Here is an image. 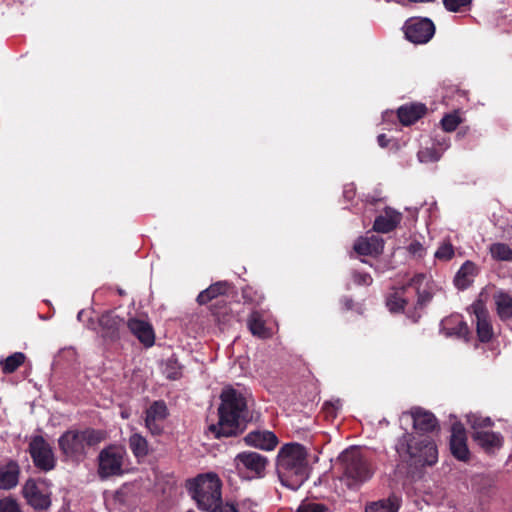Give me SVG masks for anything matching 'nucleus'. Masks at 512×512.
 I'll return each mask as SVG.
<instances>
[{"mask_svg": "<svg viewBox=\"0 0 512 512\" xmlns=\"http://www.w3.org/2000/svg\"><path fill=\"white\" fill-rule=\"evenodd\" d=\"M220 398L219 421L209 425L208 430L215 438L234 436L245 418L247 408L245 397L233 388H225Z\"/></svg>", "mask_w": 512, "mask_h": 512, "instance_id": "nucleus-1", "label": "nucleus"}, {"mask_svg": "<svg viewBox=\"0 0 512 512\" xmlns=\"http://www.w3.org/2000/svg\"><path fill=\"white\" fill-rule=\"evenodd\" d=\"M276 470L282 485L297 490L308 478L307 452L298 443L284 445L278 452Z\"/></svg>", "mask_w": 512, "mask_h": 512, "instance_id": "nucleus-2", "label": "nucleus"}, {"mask_svg": "<svg viewBox=\"0 0 512 512\" xmlns=\"http://www.w3.org/2000/svg\"><path fill=\"white\" fill-rule=\"evenodd\" d=\"M106 439V433L102 430H68L58 439L59 448L62 453L74 460H83L87 449L97 446Z\"/></svg>", "mask_w": 512, "mask_h": 512, "instance_id": "nucleus-3", "label": "nucleus"}, {"mask_svg": "<svg viewBox=\"0 0 512 512\" xmlns=\"http://www.w3.org/2000/svg\"><path fill=\"white\" fill-rule=\"evenodd\" d=\"M396 450L401 457L415 459L423 465H433L437 461L436 445L428 437L417 438L413 434L405 433L399 438Z\"/></svg>", "mask_w": 512, "mask_h": 512, "instance_id": "nucleus-4", "label": "nucleus"}, {"mask_svg": "<svg viewBox=\"0 0 512 512\" xmlns=\"http://www.w3.org/2000/svg\"><path fill=\"white\" fill-rule=\"evenodd\" d=\"M190 490L200 509L216 512L221 503V481L217 474L199 475L194 479Z\"/></svg>", "mask_w": 512, "mask_h": 512, "instance_id": "nucleus-5", "label": "nucleus"}, {"mask_svg": "<svg viewBox=\"0 0 512 512\" xmlns=\"http://www.w3.org/2000/svg\"><path fill=\"white\" fill-rule=\"evenodd\" d=\"M343 480L350 488L367 481L372 473L360 449L351 447L340 455Z\"/></svg>", "mask_w": 512, "mask_h": 512, "instance_id": "nucleus-6", "label": "nucleus"}, {"mask_svg": "<svg viewBox=\"0 0 512 512\" xmlns=\"http://www.w3.org/2000/svg\"><path fill=\"white\" fill-rule=\"evenodd\" d=\"M267 464L268 459L257 452H241L234 458L237 472L247 479L263 477Z\"/></svg>", "mask_w": 512, "mask_h": 512, "instance_id": "nucleus-7", "label": "nucleus"}, {"mask_svg": "<svg viewBox=\"0 0 512 512\" xmlns=\"http://www.w3.org/2000/svg\"><path fill=\"white\" fill-rule=\"evenodd\" d=\"M125 450L122 447L111 445L104 448L98 456V475L102 479L121 475Z\"/></svg>", "mask_w": 512, "mask_h": 512, "instance_id": "nucleus-8", "label": "nucleus"}, {"mask_svg": "<svg viewBox=\"0 0 512 512\" xmlns=\"http://www.w3.org/2000/svg\"><path fill=\"white\" fill-rule=\"evenodd\" d=\"M435 33V26L430 19L415 18L405 25L406 38L415 44L427 43Z\"/></svg>", "mask_w": 512, "mask_h": 512, "instance_id": "nucleus-9", "label": "nucleus"}, {"mask_svg": "<svg viewBox=\"0 0 512 512\" xmlns=\"http://www.w3.org/2000/svg\"><path fill=\"white\" fill-rule=\"evenodd\" d=\"M29 451L34 464L42 470H50L55 465V459L49 444L41 437L32 439L29 445Z\"/></svg>", "mask_w": 512, "mask_h": 512, "instance_id": "nucleus-10", "label": "nucleus"}, {"mask_svg": "<svg viewBox=\"0 0 512 512\" xmlns=\"http://www.w3.org/2000/svg\"><path fill=\"white\" fill-rule=\"evenodd\" d=\"M405 418H411L414 429L420 432H430L437 427L435 416L420 407H414L408 412H403L401 419Z\"/></svg>", "mask_w": 512, "mask_h": 512, "instance_id": "nucleus-11", "label": "nucleus"}, {"mask_svg": "<svg viewBox=\"0 0 512 512\" xmlns=\"http://www.w3.org/2000/svg\"><path fill=\"white\" fill-rule=\"evenodd\" d=\"M450 449L453 456L458 460H468L470 453L467 447L466 431L461 423H455L452 426Z\"/></svg>", "mask_w": 512, "mask_h": 512, "instance_id": "nucleus-12", "label": "nucleus"}, {"mask_svg": "<svg viewBox=\"0 0 512 512\" xmlns=\"http://www.w3.org/2000/svg\"><path fill=\"white\" fill-rule=\"evenodd\" d=\"M472 313L476 318L477 334L482 342L489 341L492 337V327L488 319V311L482 301H476L471 305Z\"/></svg>", "mask_w": 512, "mask_h": 512, "instance_id": "nucleus-13", "label": "nucleus"}, {"mask_svg": "<svg viewBox=\"0 0 512 512\" xmlns=\"http://www.w3.org/2000/svg\"><path fill=\"white\" fill-rule=\"evenodd\" d=\"M244 440L246 444L249 446H253L255 448L267 451L273 450L278 444V439L276 435L271 431L267 430H256L249 432L245 436Z\"/></svg>", "mask_w": 512, "mask_h": 512, "instance_id": "nucleus-14", "label": "nucleus"}, {"mask_svg": "<svg viewBox=\"0 0 512 512\" xmlns=\"http://www.w3.org/2000/svg\"><path fill=\"white\" fill-rule=\"evenodd\" d=\"M23 495L35 509H45L50 505L48 495L43 493L34 480H28L23 487Z\"/></svg>", "mask_w": 512, "mask_h": 512, "instance_id": "nucleus-15", "label": "nucleus"}, {"mask_svg": "<svg viewBox=\"0 0 512 512\" xmlns=\"http://www.w3.org/2000/svg\"><path fill=\"white\" fill-rule=\"evenodd\" d=\"M167 416V407L164 402H154L146 411L145 425L152 434H159L161 426L159 422Z\"/></svg>", "mask_w": 512, "mask_h": 512, "instance_id": "nucleus-16", "label": "nucleus"}, {"mask_svg": "<svg viewBox=\"0 0 512 512\" xmlns=\"http://www.w3.org/2000/svg\"><path fill=\"white\" fill-rule=\"evenodd\" d=\"M472 438L488 453L494 452L503 444V437L501 434L492 431L477 430L476 432H473Z\"/></svg>", "mask_w": 512, "mask_h": 512, "instance_id": "nucleus-17", "label": "nucleus"}, {"mask_svg": "<svg viewBox=\"0 0 512 512\" xmlns=\"http://www.w3.org/2000/svg\"><path fill=\"white\" fill-rule=\"evenodd\" d=\"M383 248V239L375 235L361 237L354 244V250L360 255H379Z\"/></svg>", "mask_w": 512, "mask_h": 512, "instance_id": "nucleus-18", "label": "nucleus"}, {"mask_svg": "<svg viewBox=\"0 0 512 512\" xmlns=\"http://www.w3.org/2000/svg\"><path fill=\"white\" fill-rule=\"evenodd\" d=\"M131 333L145 346H152L154 343L153 329L149 323L139 319H130L127 323Z\"/></svg>", "mask_w": 512, "mask_h": 512, "instance_id": "nucleus-19", "label": "nucleus"}, {"mask_svg": "<svg viewBox=\"0 0 512 512\" xmlns=\"http://www.w3.org/2000/svg\"><path fill=\"white\" fill-rule=\"evenodd\" d=\"M19 474V465L14 461L0 466V489L9 490L14 488L18 484Z\"/></svg>", "mask_w": 512, "mask_h": 512, "instance_id": "nucleus-20", "label": "nucleus"}, {"mask_svg": "<svg viewBox=\"0 0 512 512\" xmlns=\"http://www.w3.org/2000/svg\"><path fill=\"white\" fill-rule=\"evenodd\" d=\"M401 214L391 208H387L384 214L378 216L373 228L377 232L388 233L393 230L400 222Z\"/></svg>", "mask_w": 512, "mask_h": 512, "instance_id": "nucleus-21", "label": "nucleus"}, {"mask_svg": "<svg viewBox=\"0 0 512 512\" xmlns=\"http://www.w3.org/2000/svg\"><path fill=\"white\" fill-rule=\"evenodd\" d=\"M426 112L423 104H410L398 109V118L403 125H410L420 119Z\"/></svg>", "mask_w": 512, "mask_h": 512, "instance_id": "nucleus-22", "label": "nucleus"}, {"mask_svg": "<svg viewBox=\"0 0 512 512\" xmlns=\"http://www.w3.org/2000/svg\"><path fill=\"white\" fill-rule=\"evenodd\" d=\"M103 337L115 338L123 320L113 313H105L99 319Z\"/></svg>", "mask_w": 512, "mask_h": 512, "instance_id": "nucleus-23", "label": "nucleus"}, {"mask_svg": "<svg viewBox=\"0 0 512 512\" xmlns=\"http://www.w3.org/2000/svg\"><path fill=\"white\" fill-rule=\"evenodd\" d=\"M475 273V265L470 261L465 262L454 278L455 285L459 289L467 288L472 283Z\"/></svg>", "mask_w": 512, "mask_h": 512, "instance_id": "nucleus-24", "label": "nucleus"}, {"mask_svg": "<svg viewBox=\"0 0 512 512\" xmlns=\"http://www.w3.org/2000/svg\"><path fill=\"white\" fill-rule=\"evenodd\" d=\"M400 500L396 496L371 502L366 505L365 512H398Z\"/></svg>", "mask_w": 512, "mask_h": 512, "instance_id": "nucleus-25", "label": "nucleus"}, {"mask_svg": "<svg viewBox=\"0 0 512 512\" xmlns=\"http://www.w3.org/2000/svg\"><path fill=\"white\" fill-rule=\"evenodd\" d=\"M496 309L502 320L512 318V296L505 292H499L494 296Z\"/></svg>", "mask_w": 512, "mask_h": 512, "instance_id": "nucleus-26", "label": "nucleus"}, {"mask_svg": "<svg viewBox=\"0 0 512 512\" xmlns=\"http://www.w3.org/2000/svg\"><path fill=\"white\" fill-rule=\"evenodd\" d=\"M227 290L226 282H217L215 284L210 285L206 290L202 291L198 297L197 301L199 304L203 305L216 298L219 295H222Z\"/></svg>", "mask_w": 512, "mask_h": 512, "instance_id": "nucleus-27", "label": "nucleus"}, {"mask_svg": "<svg viewBox=\"0 0 512 512\" xmlns=\"http://www.w3.org/2000/svg\"><path fill=\"white\" fill-rule=\"evenodd\" d=\"M248 327L251 333L260 338L269 336V332L265 327L264 320L258 312H252L248 318Z\"/></svg>", "mask_w": 512, "mask_h": 512, "instance_id": "nucleus-28", "label": "nucleus"}, {"mask_svg": "<svg viewBox=\"0 0 512 512\" xmlns=\"http://www.w3.org/2000/svg\"><path fill=\"white\" fill-rule=\"evenodd\" d=\"M489 251L492 258L497 261H512V249L505 243H494Z\"/></svg>", "mask_w": 512, "mask_h": 512, "instance_id": "nucleus-29", "label": "nucleus"}, {"mask_svg": "<svg viewBox=\"0 0 512 512\" xmlns=\"http://www.w3.org/2000/svg\"><path fill=\"white\" fill-rule=\"evenodd\" d=\"M24 360L25 355L21 352H16L1 362L2 371L7 374L13 373L24 363Z\"/></svg>", "mask_w": 512, "mask_h": 512, "instance_id": "nucleus-30", "label": "nucleus"}, {"mask_svg": "<svg viewBox=\"0 0 512 512\" xmlns=\"http://www.w3.org/2000/svg\"><path fill=\"white\" fill-rule=\"evenodd\" d=\"M129 445L135 456H145L148 453L147 441L140 434H133L129 439Z\"/></svg>", "mask_w": 512, "mask_h": 512, "instance_id": "nucleus-31", "label": "nucleus"}, {"mask_svg": "<svg viewBox=\"0 0 512 512\" xmlns=\"http://www.w3.org/2000/svg\"><path fill=\"white\" fill-rule=\"evenodd\" d=\"M467 421L474 432L477 430H484V428L491 427L493 425V421L489 417H482L477 414L468 415Z\"/></svg>", "mask_w": 512, "mask_h": 512, "instance_id": "nucleus-32", "label": "nucleus"}, {"mask_svg": "<svg viewBox=\"0 0 512 512\" xmlns=\"http://www.w3.org/2000/svg\"><path fill=\"white\" fill-rule=\"evenodd\" d=\"M455 252L453 245L448 242L444 241L436 250L434 256L436 259L440 261H449L453 258Z\"/></svg>", "mask_w": 512, "mask_h": 512, "instance_id": "nucleus-33", "label": "nucleus"}, {"mask_svg": "<svg viewBox=\"0 0 512 512\" xmlns=\"http://www.w3.org/2000/svg\"><path fill=\"white\" fill-rule=\"evenodd\" d=\"M472 0H443L444 7L450 12H461L468 9Z\"/></svg>", "mask_w": 512, "mask_h": 512, "instance_id": "nucleus-34", "label": "nucleus"}, {"mask_svg": "<svg viewBox=\"0 0 512 512\" xmlns=\"http://www.w3.org/2000/svg\"><path fill=\"white\" fill-rule=\"evenodd\" d=\"M460 123V118L456 114L446 115L442 121V127L446 132L454 131Z\"/></svg>", "mask_w": 512, "mask_h": 512, "instance_id": "nucleus-35", "label": "nucleus"}, {"mask_svg": "<svg viewBox=\"0 0 512 512\" xmlns=\"http://www.w3.org/2000/svg\"><path fill=\"white\" fill-rule=\"evenodd\" d=\"M0 512H21L15 499L6 497L0 500Z\"/></svg>", "mask_w": 512, "mask_h": 512, "instance_id": "nucleus-36", "label": "nucleus"}, {"mask_svg": "<svg viewBox=\"0 0 512 512\" xmlns=\"http://www.w3.org/2000/svg\"><path fill=\"white\" fill-rule=\"evenodd\" d=\"M297 512H325V507L319 503H303L299 506Z\"/></svg>", "mask_w": 512, "mask_h": 512, "instance_id": "nucleus-37", "label": "nucleus"}, {"mask_svg": "<svg viewBox=\"0 0 512 512\" xmlns=\"http://www.w3.org/2000/svg\"><path fill=\"white\" fill-rule=\"evenodd\" d=\"M407 249L411 255H413L414 257H417V258H422L426 252L423 245L418 241H414V242L410 243Z\"/></svg>", "mask_w": 512, "mask_h": 512, "instance_id": "nucleus-38", "label": "nucleus"}, {"mask_svg": "<svg viewBox=\"0 0 512 512\" xmlns=\"http://www.w3.org/2000/svg\"><path fill=\"white\" fill-rule=\"evenodd\" d=\"M406 301L400 297L394 296L387 302L389 309L393 312H398L404 309Z\"/></svg>", "mask_w": 512, "mask_h": 512, "instance_id": "nucleus-39", "label": "nucleus"}, {"mask_svg": "<svg viewBox=\"0 0 512 512\" xmlns=\"http://www.w3.org/2000/svg\"><path fill=\"white\" fill-rule=\"evenodd\" d=\"M353 278L358 285H370L372 283V277L367 273L355 272Z\"/></svg>", "mask_w": 512, "mask_h": 512, "instance_id": "nucleus-40", "label": "nucleus"}, {"mask_svg": "<svg viewBox=\"0 0 512 512\" xmlns=\"http://www.w3.org/2000/svg\"><path fill=\"white\" fill-rule=\"evenodd\" d=\"M418 158L421 162L437 161L439 156L434 152L426 149L418 153Z\"/></svg>", "mask_w": 512, "mask_h": 512, "instance_id": "nucleus-41", "label": "nucleus"}, {"mask_svg": "<svg viewBox=\"0 0 512 512\" xmlns=\"http://www.w3.org/2000/svg\"><path fill=\"white\" fill-rule=\"evenodd\" d=\"M449 335H457L458 337H466L468 334V326L463 321H458L457 327L454 333H448Z\"/></svg>", "mask_w": 512, "mask_h": 512, "instance_id": "nucleus-42", "label": "nucleus"}, {"mask_svg": "<svg viewBox=\"0 0 512 512\" xmlns=\"http://www.w3.org/2000/svg\"><path fill=\"white\" fill-rule=\"evenodd\" d=\"M425 279L426 276L424 274H417L411 279L409 285L415 287L416 292H418L420 291V287L422 283L425 281Z\"/></svg>", "mask_w": 512, "mask_h": 512, "instance_id": "nucleus-43", "label": "nucleus"}, {"mask_svg": "<svg viewBox=\"0 0 512 512\" xmlns=\"http://www.w3.org/2000/svg\"><path fill=\"white\" fill-rule=\"evenodd\" d=\"M255 506L256 503L254 501H252L251 499H245L241 502L240 509L242 512L252 511Z\"/></svg>", "mask_w": 512, "mask_h": 512, "instance_id": "nucleus-44", "label": "nucleus"}, {"mask_svg": "<svg viewBox=\"0 0 512 512\" xmlns=\"http://www.w3.org/2000/svg\"><path fill=\"white\" fill-rule=\"evenodd\" d=\"M417 294H418V302L420 304H424V303L428 302L431 298L430 293H428L426 291H422V292L418 291Z\"/></svg>", "mask_w": 512, "mask_h": 512, "instance_id": "nucleus-45", "label": "nucleus"}, {"mask_svg": "<svg viewBox=\"0 0 512 512\" xmlns=\"http://www.w3.org/2000/svg\"><path fill=\"white\" fill-rule=\"evenodd\" d=\"M338 406H339V401L336 402V405L332 404V403H325L323 408L328 414L332 415L335 412V410L338 408Z\"/></svg>", "mask_w": 512, "mask_h": 512, "instance_id": "nucleus-46", "label": "nucleus"}, {"mask_svg": "<svg viewBox=\"0 0 512 512\" xmlns=\"http://www.w3.org/2000/svg\"><path fill=\"white\" fill-rule=\"evenodd\" d=\"M378 143L381 147H386L388 145V139L386 138V135L380 134L377 138Z\"/></svg>", "mask_w": 512, "mask_h": 512, "instance_id": "nucleus-47", "label": "nucleus"}, {"mask_svg": "<svg viewBox=\"0 0 512 512\" xmlns=\"http://www.w3.org/2000/svg\"><path fill=\"white\" fill-rule=\"evenodd\" d=\"M179 377V372H171L168 374V378L170 379H177Z\"/></svg>", "mask_w": 512, "mask_h": 512, "instance_id": "nucleus-48", "label": "nucleus"}, {"mask_svg": "<svg viewBox=\"0 0 512 512\" xmlns=\"http://www.w3.org/2000/svg\"><path fill=\"white\" fill-rule=\"evenodd\" d=\"M121 416H122L123 418H128V414H127L126 412H124V411L121 413Z\"/></svg>", "mask_w": 512, "mask_h": 512, "instance_id": "nucleus-49", "label": "nucleus"}, {"mask_svg": "<svg viewBox=\"0 0 512 512\" xmlns=\"http://www.w3.org/2000/svg\"><path fill=\"white\" fill-rule=\"evenodd\" d=\"M446 331H448V332H447V334H448L449 332H450V333H452V331H450V330H449V328H446ZM454 332H455V331H453V333H454Z\"/></svg>", "mask_w": 512, "mask_h": 512, "instance_id": "nucleus-50", "label": "nucleus"}]
</instances>
